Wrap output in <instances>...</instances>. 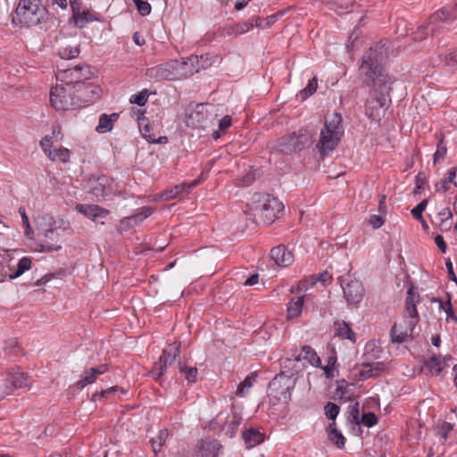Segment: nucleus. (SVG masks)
Returning a JSON list of instances; mask_svg holds the SVG:
<instances>
[{"label": "nucleus", "instance_id": "7", "mask_svg": "<svg viewBox=\"0 0 457 457\" xmlns=\"http://www.w3.org/2000/svg\"><path fill=\"white\" fill-rule=\"evenodd\" d=\"M57 230H25L24 242L35 252H52L61 249Z\"/></svg>", "mask_w": 457, "mask_h": 457}, {"label": "nucleus", "instance_id": "44", "mask_svg": "<svg viewBox=\"0 0 457 457\" xmlns=\"http://www.w3.org/2000/svg\"><path fill=\"white\" fill-rule=\"evenodd\" d=\"M31 267V260L28 257L21 258L17 264V270L13 275H11V278H16L25 271L29 270Z\"/></svg>", "mask_w": 457, "mask_h": 457}, {"label": "nucleus", "instance_id": "40", "mask_svg": "<svg viewBox=\"0 0 457 457\" xmlns=\"http://www.w3.org/2000/svg\"><path fill=\"white\" fill-rule=\"evenodd\" d=\"M318 87V80L316 77H313L312 79L309 80L308 85L302 89L298 96L301 98L302 101L307 99L309 96L313 95Z\"/></svg>", "mask_w": 457, "mask_h": 457}, {"label": "nucleus", "instance_id": "30", "mask_svg": "<svg viewBox=\"0 0 457 457\" xmlns=\"http://www.w3.org/2000/svg\"><path fill=\"white\" fill-rule=\"evenodd\" d=\"M182 62H184L186 65L185 70L192 71V75L195 72L199 71L200 68H206L207 65L204 62V56L201 55L200 57L197 55H191L187 58L181 59Z\"/></svg>", "mask_w": 457, "mask_h": 457}, {"label": "nucleus", "instance_id": "36", "mask_svg": "<svg viewBox=\"0 0 457 457\" xmlns=\"http://www.w3.org/2000/svg\"><path fill=\"white\" fill-rule=\"evenodd\" d=\"M328 438L331 442L337 445L339 448L345 446V437L342 433L337 428L336 422L333 421L328 427Z\"/></svg>", "mask_w": 457, "mask_h": 457}, {"label": "nucleus", "instance_id": "15", "mask_svg": "<svg viewBox=\"0 0 457 457\" xmlns=\"http://www.w3.org/2000/svg\"><path fill=\"white\" fill-rule=\"evenodd\" d=\"M29 385V376L21 371L20 368L12 370L7 375L4 385H0V401L12 394L15 389L25 387Z\"/></svg>", "mask_w": 457, "mask_h": 457}, {"label": "nucleus", "instance_id": "29", "mask_svg": "<svg viewBox=\"0 0 457 457\" xmlns=\"http://www.w3.org/2000/svg\"><path fill=\"white\" fill-rule=\"evenodd\" d=\"M118 118L119 114L115 112L109 115L106 113L101 114L99 117L98 125L96 129V131L99 133H106L111 131L113 127V123L118 120Z\"/></svg>", "mask_w": 457, "mask_h": 457}, {"label": "nucleus", "instance_id": "37", "mask_svg": "<svg viewBox=\"0 0 457 457\" xmlns=\"http://www.w3.org/2000/svg\"><path fill=\"white\" fill-rule=\"evenodd\" d=\"M257 375L255 372L248 375L238 386L237 389V395L244 397L248 393L249 389L253 386V383L256 382Z\"/></svg>", "mask_w": 457, "mask_h": 457}, {"label": "nucleus", "instance_id": "48", "mask_svg": "<svg viewBox=\"0 0 457 457\" xmlns=\"http://www.w3.org/2000/svg\"><path fill=\"white\" fill-rule=\"evenodd\" d=\"M148 96H149V94H148L147 89H144L141 92H139L138 94L131 96L129 102L131 104H136L138 106H144L145 104V103L147 102Z\"/></svg>", "mask_w": 457, "mask_h": 457}, {"label": "nucleus", "instance_id": "23", "mask_svg": "<svg viewBox=\"0 0 457 457\" xmlns=\"http://www.w3.org/2000/svg\"><path fill=\"white\" fill-rule=\"evenodd\" d=\"M413 330L414 328H411L408 324H404V326L395 324L390 331L391 340L393 343L402 344L407 341L409 337H413Z\"/></svg>", "mask_w": 457, "mask_h": 457}, {"label": "nucleus", "instance_id": "12", "mask_svg": "<svg viewBox=\"0 0 457 457\" xmlns=\"http://www.w3.org/2000/svg\"><path fill=\"white\" fill-rule=\"evenodd\" d=\"M301 360L306 361L313 367H321L320 358L318 356L315 350L310 345L303 346L301 353L297 354L296 352H295L290 357L285 358L281 363V367L284 370L292 369L293 370H297L295 363L294 362H298Z\"/></svg>", "mask_w": 457, "mask_h": 457}, {"label": "nucleus", "instance_id": "60", "mask_svg": "<svg viewBox=\"0 0 457 457\" xmlns=\"http://www.w3.org/2000/svg\"><path fill=\"white\" fill-rule=\"evenodd\" d=\"M445 313L447 321H453V323L457 324V316L453 310L450 300L447 301V308L445 309Z\"/></svg>", "mask_w": 457, "mask_h": 457}, {"label": "nucleus", "instance_id": "39", "mask_svg": "<svg viewBox=\"0 0 457 457\" xmlns=\"http://www.w3.org/2000/svg\"><path fill=\"white\" fill-rule=\"evenodd\" d=\"M178 369L180 374L185 375V378L188 382H195L197 377V369L195 367H187L185 363L179 361Z\"/></svg>", "mask_w": 457, "mask_h": 457}, {"label": "nucleus", "instance_id": "6", "mask_svg": "<svg viewBox=\"0 0 457 457\" xmlns=\"http://www.w3.org/2000/svg\"><path fill=\"white\" fill-rule=\"evenodd\" d=\"M50 103L56 111L81 108V102L77 97L74 83L57 84L50 90Z\"/></svg>", "mask_w": 457, "mask_h": 457}, {"label": "nucleus", "instance_id": "11", "mask_svg": "<svg viewBox=\"0 0 457 457\" xmlns=\"http://www.w3.org/2000/svg\"><path fill=\"white\" fill-rule=\"evenodd\" d=\"M74 87L77 97L81 102V107L90 105L101 97L102 88L98 85L77 79Z\"/></svg>", "mask_w": 457, "mask_h": 457}, {"label": "nucleus", "instance_id": "64", "mask_svg": "<svg viewBox=\"0 0 457 457\" xmlns=\"http://www.w3.org/2000/svg\"><path fill=\"white\" fill-rule=\"evenodd\" d=\"M446 179L448 182H451L457 187V166L449 170L448 177Z\"/></svg>", "mask_w": 457, "mask_h": 457}, {"label": "nucleus", "instance_id": "13", "mask_svg": "<svg viewBox=\"0 0 457 457\" xmlns=\"http://www.w3.org/2000/svg\"><path fill=\"white\" fill-rule=\"evenodd\" d=\"M307 143L308 137L305 134L301 131L299 133L293 132L280 137L277 148L285 154H291L303 149Z\"/></svg>", "mask_w": 457, "mask_h": 457}, {"label": "nucleus", "instance_id": "32", "mask_svg": "<svg viewBox=\"0 0 457 457\" xmlns=\"http://www.w3.org/2000/svg\"><path fill=\"white\" fill-rule=\"evenodd\" d=\"M303 297L296 296L291 299L287 303V318L294 319L298 317L303 310Z\"/></svg>", "mask_w": 457, "mask_h": 457}, {"label": "nucleus", "instance_id": "43", "mask_svg": "<svg viewBox=\"0 0 457 457\" xmlns=\"http://www.w3.org/2000/svg\"><path fill=\"white\" fill-rule=\"evenodd\" d=\"M117 392H120V394H126L127 391L122 388V387H120L118 386H112V387H109L105 390H102L100 393H96L92 395V400L93 401H97L98 399H101L103 397H108L109 395H112V394H115Z\"/></svg>", "mask_w": 457, "mask_h": 457}, {"label": "nucleus", "instance_id": "55", "mask_svg": "<svg viewBox=\"0 0 457 457\" xmlns=\"http://www.w3.org/2000/svg\"><path fill=\"white\" fill-rule=\"evenodd\" d=\"M427 181L426 174L424 172H419L415 178L416 187L414 189V194L420 193V191L424 188Z\"/></svg>", "mask_w": 457, "mask_h": 457}, {"label": "nucleus", "instance_id": "21", "mask_svg": "<svg viewBox=\"0 0 457 457\" xmlns=\"http://www.w3.org/2000/svg\"><path fill=\"white\" fill-rule=\"evenodd\" d=\"M108 370L106 364H101L95 368H90L85 371L84 376L76 383L79 389H83L86 386L94 383L99 375L105 373Z\"/></svg>", "mask_w": 457, "mask_h": 457}, {"label": "nucleus", "instance_id": "56", "mask_svg": "<svg viewBox=\"0 0 457 457\" xmlns=\"http://www.w3.org/2000/svg\"><path fill=\"white\" fill-rule=\"evenodd\" d=\"M446 151L447 149L445 145L444 144L443 140H440L437 145V149L434 154V162H438L442 161L446 154Z\"/></svg>", "mask_w": 457, "mask_h": 457}, {"label": "nucleus", "instance_id": "33", "mask_svg": "<svg viewBox=\"0 0 457 457\" xmlns=\"http://www.w3.org/2000/svg\"><path fill=\"white\" fill-rule=\"evenodd\" d=\"M337 328V335L342 339H348L355 343V334L345 321L335 322Z\"/></svg>", "mask_w": 457, "mask_h": 457}, {"label": "nucleus", "instance_id": "24", "mask_svg": "<svg viewBox=\"0 0 457 457\" xmlns=\"http://www.w3.org/2000/svg\"><path fill=\"white\" fill-rule=\"evenodd\" d=\"M221 445L215 439L203 440L198 445V453L201 457H217Z\"/></svg>", "mask_w": 457, "mask_h": 457}, {"label": "nucleus", "instance_id": "4", "mask_svg": "<svg viewBox=\"0 0 457 457\" xmlns=\"http://www.w3.org/2000/svg\"><path fill=\"white\" fill-rule=\"evenodd\" d=\"M47 14V9L41 0H20L13 21L17 20L19 23L31 27L44 21Z\"/></svg>", "mask_w": 457, "mask_h": 457}, {"label": "nucleus", "instance_id": "14", "mask_svg": "<svg viewBox=\"0 0 457 457\" xmlns=\"http://www.w3.org/2000/svg\"><path fill=\"white\" fill-rule=\"evenodd\" d=\"M180 343L174 342L170 345L169 349H164L162 355L159 358V361L155 362L152 370L151 376L158 380L164 374V371L168 366H170L175 362L176 358L179 353Z\"/></svg>", "mask_w": 457, "mask_h": 457}, {"label": "nucleus", "instance_id": "46", "mask_svg": "<svg viewBox=\"0 0 457 457\" xmlns=\"http://www.w3.org/2000/svg\"><path fill=\"white\" fill-rule=\"evenodd\" d=\"M348 420L351 423L359 424L360 423V405L359 403H355L348 407Z\"/></svg>", "mask_w": 457, "mask_h": 457}, {"label": "nucleus", "instance_id": "59", "mask_svg": "<svg viewBox=\"0 0 457 457\" xmlns=\"http://www.w3.org/2000/svg\"><path fill=\"white\" fill-rule=\"evenodd\" d=\"M283 15V12H278L277 13L275 14H272V15H270L268 16L265 20H262V25L265 28H270V26H272L279 17H281Z\"/></svg>", "mask_w": 457, "mask_h": 457}, {"label": "nucleus", "instance_id": "42", "mask_svg": "<svg viewBox=\"0 0 457 457\" xmlns=\"http://www.w3.org/2000/svg\"><path fill=\"white\" fill-rule=\"evenodd\" d=\"M242 418L237 412L232 414L231 420L228 422V427L226 430V434L229 436V437H233L236 435V432L241 424Z\"/></svg>", "mask_w": 457, "mask_h": 457}, {"label": "nucleus", "instance_id": "16", "mask_svg": "<svg viewBox=\"0 0 457 457\" xmlns=\"http://www.w3.org/2000/svg\"><path fill=\"white\" fill-rule=\"evenodd\" d=\"M88 184V193L92 195V198L96 201L105 200L112 195V181L105 175L90 179Z\"/></svg>", "mask_w": 457, "mask_h": 457}, {"label": "nucleus", "instance_id": "35", "mask_svg": "<svg viewBox=\"0 0 457 457\" xmlns=\"http://www.w3.org/2000/svg\"><path fill=\"white\" fill-rule=\"evenodd\" d=\"M424 369L432 376H438L444 369L443 363L436 356H432L426 361Z\"/></svg>", "mask_w": 457, "mask_h": 457}, {"label": "nucleus", "instance_id": "54", "mask_svg": "<svg viewBox=\"0 0 457 457\" xmlns=\"http://www.w3.org/2000/svg\"><path fill=\"white\" fill-rule=\"evenodd\" d=\"M361 422L364 426H366L368 428H371V427H373L374 425L377 424L378 419H377V416L375 415V413H373V412H367V413H364L362 415Z\"/></svg>", "mask_w": 457, "mask_h": 457}, {"label": "nucleus", "instance_id": "8", "mask_svg": "<svg viewBox=\"0 0 457 457\" xmlns=\"http://www.w3.org/2000/svg\"><path fill=\"white\" fill-rule=\"evenodd\" d=\"M298 370H292L287 373L281 370L277 374L268 386V395L278 402L287 403L291 400V391L295 387V374Z\"/></svg>", "mask_w": 457, "mask_h": 457}, {"label": "nucleus", "instance_id": "28", "mask_svg": "<svg viewBox=\"0 0 457 457\" xmlns=\"http://www.w3.org/2000/svg\"><path fill=\"white\" fill-rule=\"evenodd\" d=\"M154 208L152 207H143L140 209L138 212H137L135 215L126 217L122 222L127 227H135L140 225V223L146 219L148 216H150L154 212Z\"/></svg>", "mask_w": 457, "mask_h": 457}, {"label": "nucleus", "instance_id": "38", "mask_svg": "<svg viewBox=\"0 0 457 457\" xmlns=\"http://www.w3.org/2000/svg\"><path fill=\"white\" fill-rule=\"evenodd\" d=\"M47 156L52 161H59L62 162H67L70 159L71 153L67 148H54L53 150H49Z\"/></svg>", "mask_w": 457, "mask_h": 457}, {"label": "nucleus", "instance_id": "25", "mask_svg": "<svg viewBox=\"0 0 457 457\" xmlns=\"http://www.w3.org/2000/svg\"><path fill=\"white\" fill-rule=\"evenodd\" d=\"M72 18L76 27L79 29L85 28L86 25L89 22L100 21L97 13L89 9L79 11L78 13L73 14Z\"/></svg>", "mask_w": 457, "mask_h": 457}, {"label": "nucleus", "instance_id": "45", "mask_svg": "<svg viewBox=\"0 0 457 457\" xmlns=\"http://www.w3.org/2000/svg\"><path fill=\"white\" fill-rule=\"evenodd\" d=\"M79 54V49L78 46H68L59 51V55L62 59H72Z\"/></svg>", "mask_w": 457, "mask_h": 457}, {"label": "nucleus", "instance_id": "9", "mask_svg": "<svg viewBox=\"0 0 457 457\" xmlns=\"http://www.w3.org/2000/svg\"><path fill=\"white\" fill-rule=\"evenodd\" d=\"M338 281L343 289L346 302L349 304L354 305L360 303L365 293L362 283L360 280L352 278L349 273L339 277Z\"/></svg>", "mask_w": 457, "mask_h": 457}, {"label": "nucleus", "instance_id": "18", "mask_svg": "<svg viewBox=\"0 0 457 457\" xmlns=\"http://www.w3.org/2000/svg\"><path fill=\"white\" fill-rule=\"evenodd\" d=\"M172 66L170 61L151 68L145 71V76L149 80H174L171 71Z\"/></svg>", "mask_w": 457, "mask_h": 457}, {"label": "nucleus", "instance_id": "63", "mask_svg": "<svg viewBox=\"0 0 457 457\" xmlns=\"http://www.w3.org/2000/svg\"><path fill=\"white\" fill-rule=\"evenodd\" d=\"M53 145L52 137L49 136H46L41 141L40 145L43 151L47 154L49 150H51V146Z\"/></svg>", "mask_w": 457, "mask_h": 457}, {"label": "nucleus", "instance_id": "61", "mask_svg": "<svg viewBox=\"0 0 457 457\" xmlns=\"http://www.w3.org/2000/svg\"><path fill=\"white\" fill-rule=\"evenodd\" d=\"M450 184L452 183L448 182L447 179L445 178L436 184V190L445 193L450 189Z\"/></svg>", "mask_w": 457, "mask_h": 457}, {"label": "nucleus", "instance_id": "19", "mask_svg": "<svg viewBox=\"0 0 457 457\" xmlns=\"http://www.w3.org/2000/svg\"><path fill=\"white\" fill-rule=\"evenodd\" d=\"M405 316L404 324H408L411 328H415L419 322V314L414 303V297L412 295V288H409L407 297L405 299Z\"/></svg>", "mask_w": 457, "mask_h": 457}, {"label": "nucleus", "instance_id": "41", "mask_svg": "<svg viewBox=\"0 0 457 457\" xmlns=\"http://www.w3.org/2000/svg\"><path fill=\"white\" fill-rule=\"evenodd\" d=\"M168 436L169 434L167 429H162L159 431L155 437L151 439L152 447L155 453L161 451V448L165 444Z\"/></svg>", "mask_w": 457, "mask_h": 457}, {"label": "nucleus", "instance_id": "62", "mask_svg": "<svg viewBox=\"0 0 457 457\" xmlns=\"http://www.w3.org/2000/svg\"><path fill=\"white\" fill-rule=\"evenodd\" d=\"M435 244L442 253H445L447 250V245L441 235H436L434 237Z\"/></svg>", "mask_w": 457, "mask_h": 457}, {"label": "nucleus", "instance_id": "57", "mask_svg": "<svg viewBox=\"0 0 457 457\" xmlns=\"http://www.w3.org/2000/svg\"><path fill=\"white\" fill-rule=\"evenodd\" d=\"M428 204V200H422L417 206L411 210V214L418 220H422V212Z\"/></svg>", "mask_w": 457, "mask_h": 457}, {"label": "nucleus", "instance_id": "50", "mask_svg": "<svg viewBox=\"0 0 457 457\" xmlns=\"http://www.w3.org/2000/svg\"><path fill=\"white\" fill-rule=\"evenodd\" d=\"M337 363V357L336 356H329L327 360V365L322 367L325 375L328 378H332L335 377L334 370L335 365Z\"/></svg>", "mask_w": 457, "mask_h": 457}, {"label": "nucleus", "instance_id": "20", "mask_svg": "<svg viewBox=\"0 0 457 457\" xmlns=\"http://www.w3.org/2000/svg\"><path fill=\"white\" fill-rule=\"evenodd\" d=\"M270 257L279 267H287L294 261L291 252L283 245L273 247L270 251Z\"/></svg>", "mask_w": 457, "mask_h": 457}, {"label": "nucleus", "instance_id": "49", "mask_svg": "<svg viewBox=\"0 0 457 457\" xmlns=\"http://www.w3.org/2000/svg\"><path fill=\"white\" fill-rule=\"evenodd\" d=\"M324 411H325V415L327 416L328 419L335 420L337 416L339 413L340 408L337 404H336L332 402H328L325 405Z\"/></svg>", "mask_w": 457, "mask_h": 457}, {"label": "nucleus", "instance_id": "53", "mask_svg": "<svg viewBox=\"0 0 457 457\" xmlns=\"http://www.w3.org/2000/svg\"><path fill=\"white\" fill-rule=\"evenodd\" d=\"M139 128L142 136L149 142V143H155L156 138L154 135L151 134L152 128L149 124L143 125L142 123H139Z\"/></svg>", "mask_w": 457, "mask_h": 457}, {"label": "nucleus", "instance_id": "51", "mask_svg": "<svg viewBox=\"0 0 457 457\" xmlns=\"http://www.w3.org/2000/svg\"><path fill=\"white\" fill-rule=\"evenodd\" d=\"M178 195H176V192L174 191L173 187L165 189L162 193L156 195L154 196L155 201H170L174 198H176Z\"/></svg>", "mask_w": 457, "mask_h": 457}, {"label": "nucleus", "instance_id": "17", "mask_svg": "<svg viewBox=\"0 0 457 457\" xmlns=\"http://www.w3.org/2000/svg\"><path fill=\"white\" fill-rule=\"evenodd\" d=\"M445 25L444 21L441 19V14L436 12L429 17L426 25L419 27L413 33V40L421 41L429 34L435 36L440 32V29H443Z\"/></svg>", "mask_w": 457, "mask_h": 457}, {"label": "nucleus", "instance_id": "52", "mask_svg": "<svg viewBox=\"0 0 457 457\" xmlns=\"http://www.w3.org/2000/svg\"><path fill=\"white\" fill-rule=\"evenodd\" d=\"M139 13L143 16L148 15L151 12V5L148 2L143 0H133Z\"/></svg>", "mask_w": 457, "mask_h": 457}, {"label": "nucleus", "instance_id": "10", "mask_svg": "<svg viewBox=\"0 0 457 457\" xmlns=\"http://www.w3.org/2000/svg\"><path fill=\"white\" fill-rule=\"evenodd\" d=\"M376 345L374 343H368L365 345V353L363 354L364 361L361 364L359 376L362 380L368 379L371 377L379 375L385 370V363L383 361H371L372 358H378L376 353L370 355L369 351L374 352Z\"/></svg>", "mask_w": 457, "mask_h": 457}, {"label": "nucleus", "instance_id": "26", "mask_svg": "<svg viewBox=\"0 0 457 457\" xmlns=\"http://www.w3.org/2000/svg\"><path fill=\"white\" fill-rule=\"evenodd\" d=\"M253 27L264 29L262 25V21L261 20L260 17H253L248 21L238 22L235 26L229 27V29L233 30V32H235V35H240L249 31Z\"/></svg>", "mask_w": 457, "mask_h": 457}, {"label": "nucleus", "instance_id": "58", "mask_svg": "<svg viewBox=\"0 0 457 457\" xmlns=\"http://www.w3.org/2000/svg\"><path fill=\"white\" fill-rule=\"evenodd\" d=\"M438 435L443 438L446 439L448 437L449 433L453 430V427L449 422H443L440 426H438Z\"/></svg>", "mask_w": 457, "mask_h": 457}, {"label": "nucleus", "instance_id": "2", "mask_svg": "<svg viewBox=\"0 0 457 457\" xmlns=\"http://www.w3.org/2000/svg\"><path fill=\"white\" fill-rule=\"evenodd\" d=\"M283 212L284 204L278 197L266 193H255L253 196L251 210L246 213V226H270Z\"/></svg>", "mask_w": 457, "mask_h": 457}, {"label": "nucleus", "instance_id": "34", "mask_svg": "<svg viewBox=\"0 0 457 457\" xmlns=\"http://www.w3.org/2000/svg\"><path fill=\"white\" fill-rule=\"evenodd\" d=\"M170 62L172 66L171 71L172 76H174V80L183 79L192 76V71L185 70L184 65L186 64L182 62L181 60H170Z\"/></svg>", "mask_w": 457, "mask_h": 457}, {"label": "nucleus", "instance_id": "31", "mask_svg": "<svg viewBox=\"0 0 457 457\" xmlns=\"http://www.w3.org/2000/svg\"><path fill=\"white\" fill-rule=\"evenodd\" d=\"M81 68L79 66L74 67L73 69H67L62 71H58L56 74V79L61 84H66L67 81H71L74 83L77 79H80V77L78 76Z\"/></svg>", "mask_w": 457, "mask_h": 457}, {"label": "nucleus", "instance_id": "47", "mask_svg": "<svg viewBox=\"0 0 457 457\" xmlns=\"http://www.w3.org/2000/svg\"><path fill=\"white\" fill-rule=\"evenodd\" d=\"M4 352L9 356H18L21 353V349L15 339H10L6 343Z\"/></svg>", "mask_w": 457, "mask_h": 457}, {"label": "nucleus", "instance_id": "1", "mask_svg": "<svg viewBox=\"0 0 457 457\" xmlns=\"http://www.w3.org/2000/svg\"><path fill=\"white\" fill-rule=\"evenodd\" d=\"M390 49L391 42L381 39L363 54L359 68V79L363 86L373 90V96L365 104V113L372 120H379L390 102L392 81L383 66Z\"/></svg>", "mask_w": 457, "mask_h": 457}, {"label": "nucleus", "instance_id": "27", "mask_svg": "<svg viewBox=\"0 0 457 457\" xmlns=\"http://www.w3.org/2000/svg\"><path fill=\"white\" fill-rule=\"evenodd\" d=\"M242 436L247 448H253L264 441L263 434L253 428L244 431Z\"/></svg>", "mask_w": 457, "mask_h": 457}, {"label": "nucleus", "instance_id": "22", "mask_svg": "<svg viewBox=\"0 0 457 457\" xmlns=\"http://www.w3.org/2000/svg\"><path fill=\"white\" fill-rule=\"evenodd\" d=\"M76 209L95 222L101 224H104V222L98 220L109 213L107 210H104L98 205L78 204Z\"/></svg>", "mask_w": 457, "mask_h": 457}, {"label": "nucleus", "instance_id": "3", "mask_svg": "<svg viewBox=\"0 0 457 457\" xmlns=\"http://www.w3.org/2000/svg\"><path fill=\"white\" fill-rule=\"evenodd\" d=\"M343 135L342 116L338 112H334L328 120H325L324 127L320 133V140L316 147L320 154L326 155L334 151Z\"/></svg>", "mask_w": 457, "mask_h": 457}, {"label": "nucleus", "instance_id": "5", "mask_svg": "<svg viewBox=\"0 0 457 457\" xmlns=\"http://www.w3.org/2000/svg\"><path fill=\"white\" fill-rule=\"evenodd\" d=\"M217 116L216 107L212 104H191L187 107L185 122L189 128L205 129L212 125Z\"/></svg>", "mask_w": 457, "mask_h": 457}]
</instances>
